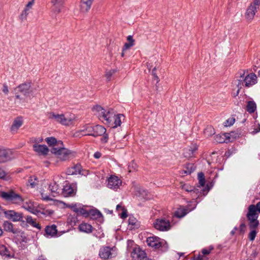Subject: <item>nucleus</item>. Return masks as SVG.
<instances>
[{"instance_id": "39448f33", "label": "nucleus", "mask_w": 260, "mask_h": 260, "mask_svg": "<svg viewBox=\"0 0 260 260\" xmlns=\"http://www.w3.org/2000/svg\"><path fill=\"white\" fill-rule=\"evenodd\" d=\"M51 152L61 160H66L69 159L72 154V152L70 150L63 147L62 142H59L58 147L55 146L52 148Z\"/></svg>"}, {"instance_id": "c9c22d12", "label": "nucleus", "mask_w": 260, "mask_h": 260, "mask_svg": "<svg viewBox=\"0 0 260 260\" xmlns=\"http://www.w3.org/2000/svg\"><path fill=\"white\" fill-rule=\"evenodd\" d=\"M181 187L182 189L187 192H196V189L193 186H190L188 184L181 183Z\"/></svg>"}, {"instance_id": "0eeeda50", "label": "nucleus", "mask_w": 260, "mask_h": 260, "mask_svg": "<svg viewBox=\"0 0 260 260\" xmlns=\"http://www.w3.org/2000/svg\"><path fill=\"white\" fill-rule=\"evenodd\" d=\"M260 0H254L246 9L245 13V18L246 21L250 23L254 19L257 10L259 9Z\"/></svg>"}, {"instance_id": "de8ad7c7", "label": "nucleus", "mask_w": 260, "mask_h": 260, "mask_svg": "<svg viewBox=\"0 0 260 260\" xmlns=\"http://www.w3.org/2000/svg\"><path fill=\"white\" fill-rule=\"evenodd\" d=\"M41 197L44 200L49 201L51 200V197L44 192H42L41 193Z\"/></svg>"}, {"instance_id": "c756f323", "label": "nucleus", "mask_w": 260, "mask_h": 260, "mask_svg": "<svg viewBox=\"0 0 260 260\" xmlns=\"http://www.w3.org/2000/svg\"><path fill=\"white\" fill-rule=\"evenodd\" d=\"M45 231L47 235L52 237L56 234L57 231L56 225L53 224L51 226H47L46 228Z\"/></svg>"}, {"instance_id": "e2e57ef3", "label": "nucleus", "mask_w": 260, "mask_h": 260, "mask_svg": "<svg viewBox=\"0 0 260 260\" xmlns=\"http://www.w3.org/2000/svg\"><path fill=\"white\" fill-rule=\"evenodd\" d=\"M156 70V68H154L153 70H152V76L154 77V75H156V73H155V71Z\"/></svg>"}, {"instance_id": "680f3d73", "label": "nucleus", "mask_w": 260, "mask_h": 260, "mask_svg": "<svg viewBox=\"0 0 260 260\" xmlns=\"http://www.w3.org/2000/svg\"><path fill=\"white\" fill-rule=\"evenodd\" d=\"M16 98L18 99L21 100L22 98L20 96V95L18 94V93H16Z\"/></svg>"}, {"instance_id": "c03bdc74", "label": "nucleus", "mask_w": 260, "mask_h": 260, "mask_svg": "<svg viewBox=\"0 0 260 260\" xmlns=\"http://www.w3.org/2000/svg\"><path fill=\"white\" fill-rule=\"evenodd\" d=\"M115 72L114 70H111L106 72L105 76L108 80L109 81L110 80L111 77L115 73Z\"/></svg>"}, {"instance_id": "5fc2aeb1", "label": "nucleus", "mask_w": 260, "mask_h": 260, "mask_svg": "<svg viewBox=\"0 0 260 260\" xmlns=\"http://www.w3.org/2000/svg\"><path fill=\"white\" fill-rule=\"evenodd\" d=\"M196 260H207V258L205 256L199 255L196 259Z\"/></svg>"}, {"instance_id": "a19ab883", "label": "nucleus", "mask_w": 260, "mask_h": 260, "mask_svg": "<svg viewBox=\"0 0 260 260\" xmlns=\"http://www.w3.org/2000/svg\"><path fill=\"white\" fill-rule=\"evenodd\" d=\"M89 215L94 218H100L102 216L101 212L98 210H92L90 212Z\"/></svg>"}, {"instance_id": "37998d69", "label": "nucleus", "mask_w": 260, "mask_h": 260, "mask_svg": "<svg viewBox=\"0 0 260 260\" xmlns=\"http://www.w3.org/2000/svg\"><path fill=\"white\" fill-rule=\"evenodd\" d=\"M235 118L233 117H231L226 120V122H225V126H230L232 125L235 123Z\"/></svg>"}, {"instance_id": "cd10ccee", "label": "nucleus", "mask_w": 260, "mask_h": 260, "mask_svg": "<svg viewBox=\"0 0 260 260\" xmlns=\"http://www.w3.org/2000/svg\"><path fill=\"white\" fill-rule=\"evenodd\" d=\"M0 254L6 257H11L13 256V253L3 245H0Z\"/></svg>"}, {"instance_id": "72a5a7b5", "label": "nucleus", "mask_w": 260, "mask_h": 260, "mask_svg": "<svg viewBox=\"0 0 260 260\" xmlns=\"http://www.w3.org/2000/svg\"><path fill=\"white\" fill-rule=\"evenodd\" d=\"M187 213L186 209L184 207L179 208L174 213V216L181 218L184 216Z\"/></svg>"}, {"instance_id": "aec40b11", "label": "nucleus", "mask_w": 260, "mask_h": 260, "mask_svg": "<svg viewBox=\"0 0 260 260\" xmlns=\"http://www.w3.org/2000/svg\"><path fill=\"white\" fill-rule=\"evenodd\" d=\"M135 195L140 199H147L148 197V191L140 186H135Z\"/></svg>"}, {"instance_id": "49530a36", "label": "nucleus", "mask_w": 260, "mask_h": 260, "mask_svg": "<svg viewBox=\"0 0 260 260\" xmlns=\"http://www.w3.org/2000/svg\"><path fill=\"white\" fill-rule=\"evenodd\" d=\"M216 141L218 143H223V142L227 143L226 138L224 139V138H222V137L221 136H216Z\"/></svg>"}, {"instance_id": "338daca9", "label": "nucleus", "mask_w": 260, "mask_h": 260, "mask_svg": "<svg viewBox=\"0 0 260 260\" xmlns=\"http://www.w3.org/2000/svg\"><path fill=\"white\" fill-rule=\"evenodd\" d=\"M121 56H122V57H123V56H124V51H122V53H121Z\"/></svg>"}, {"instance_id": "20e7f679", "label": "nucleus", "mask_w": 260, "mask_h": 260, "mask_svg": "<svg viewBox=\"0 0 260 260\" xmlns=\"http://www.w3.org/2000/svg\"><path fill=\"white\" fill-rule=\"evenodd\" d=\"M0 196L5 200L15 204L19 205L24 201L23 198L13 189L1 192Z\"/></svg>"}, {"instance_id": "2eb2a0df", "label": "nucleus", "mask_w": 260, "mask_h": 260, "mask_svg": "<svg viewBox=\"0 0 260 260\" xmlns=\"http://www.w3.org/2000/svg\"><path fill=\"white\" fill-rule=\"evenodd\" d=\"M16 89L18 90V92H19L25 96L29 95L32 92V88L29 83L22 84L18 86Z\"/></svg>"}, {"instance_id": "7c9ffc66", "label": "nucleus", "mask_w": 260, "mask_h": 260, "mask_svg": "<svg viewBox=\"0 0 260 260\" xmlns=\"http://www.w3.org/2000/svg\"><path fill=\"white\" fill-rule=\"evenodd\" d=\"M46 142L49 146H52V148L59 146V142L60 141H57L54 137L47 138L45 140Z\"/></svg>"}, {"instance_id": "dca6fc26", "label": "nucleus", "mask_w": 260, "mask_h": 260, "mask_svg": "<svg viewBox=\"0 0 260 260\" xmlns=\"http://www.w3.org/2000/svg\"><path fill=\"white\" fill-rule=\"evenodd\" d=\"M14 158L12 151L9 149H0V162H4Z\"/></svg>"}, {"instance_id": "9d476101", "label": "nucleus", "mask_w": 260, "mask_h": 260, "mask_svg": "<svg viewBox=\"0 0 260 260\" xmlns=\"http://www.w3.org/2000/svg\"><path fill=\"white\" fill-rule=\"evenodd\" d=\"M7 218L11 220L14 222L21 221L22 224H25V221L22 220L23 214L21 212H17L14 210H8L4 212Z\"/></svg>"}, {"instance_id": "4be33fe9", "label": "nucleus", "mask_w": 260, "mask_h": 260, "mask_svg": "<svg viewBox=\"0 0 260 260\" xmlns=\"http://www.w3.org/2000/svg\"><path fill=\"white\" fill-rule=\"evenodd\" d=\"M23 121L22 118L21 117H18L14 119L13 122L11 127V131L13 133H16L18 129L23 124Z\"/></svg>"}, {"instance_id": "09e8293b", "label": "nucleus", "mask_w": 260, "mask_h": 260, "mask_svg": "<svg viewBox=\"0 0 260 260\" xmlns=\"http://www.w3.org/2000/svg\"><path fill=\"white\" fill-rule=\"evenodd\" d=\"M134 45L131 43H126L123 47V51L129 49L131 47L133 46Z\"/></svg>"}, {"instance_id": "e433bc0d", "label": "nucleus", "mask_w": 260, "mask_h": 260, "mask_svg": "<svg viewBox=\"0 0 260 260\" xmlns=\"http://www.w3.org/2000/svg\"><path fill=\"white\" fill-rule=\"evenodd\" d=\"M215 134L214 128L212 126H208L204 130V134L206 137H210Z\"/></svg>"}, {"instance_id": "bf43d9fd", "label": "nucleus", "mask_w": 260, "mask_h": 260, "mask_svg": "<svg viewBox=\"0 0 260 260\" xmlns=\"http://www.w3.org/2000/svg\"><path fill=\"white\" fill-rule=\"evenodd\" d=\"M153 79L154 80L156 81V83H158L159 81V78L156 75H154V76L153 77Z\"/></svg>"}, {"instance_id": "052dcab7", "label": "nucleus", "mask_w": 260, "mask_h": 260, "mask_svg": "<svg viewBox=\"0 0 260 260\" xmlns=\"http://www.w3.org/2000/svg\"><path fill=\"white\" fill-rule=\"evenodd\" d=\"M122 208H123L122 207V206L120 205H117L116 206V209L117 210H119L120 209L122 210Z\"/></svg>"}, {"instance_id": "8fccbe9b", "label": "nucleus", "mask_w": 260, "mask_h": 260, "mask_svg": "<svg viewBox=\"0 0 260 260\" xmlns=\"http://www.w3.org/2000/svg\"><path fill=\"white\" fill-rule=\"evenodd\" d=\"M2 91L6 95H7L9 93L8 87L6 84H3Z\"/></svg>"}, {"instance_id": "ea45409f", "label": "nucleus", "mask_w": 260, "mask_h": 260, "mask_svg": "<svg viewBox=\"0 0 260 260\" xmlns=\"http://www.w3.org/2000/svg\"><path fill=\"white\" fill-rule=\"evenodd\" d=\"M199 182L201 186H203L205 185V182L204 179V175L203 173L198 174Z\"/></svg>"}, {"instance_id": "423d86ee", "label": "nucleus", "mask_w": 260, "mask_h": 260, "mask_svg": "<svg viewBox=\"0 0 260 260\" xmlns=\"http://www.w3.org/2000/svg\"><path fill=\"white\" fill-rule=\"evenodd\" d=\"M246 216L249 221L250 228L255 229L256 228L258 224V221L257 220L258 214L255 205H251L249 206Z\"/></svg>"}, {"instance_id": "6ab92c4d", "label": "nucleus", "mask_w": 260, "mask_h": 260, "mask_svg": "<svg viewBox=\"0 0 260 260\" xmlns=\"http://www.w3.org/2000/svg\"><path fill=\"white\" fill-rule=\"evenodd\" d=\"M257 82V77L254 73L247 75L244 79L245 86L249 87L254 85Z\"/></svg>"}, {"instance_id": "4c0bfd02", "label": "nucleus", "mask_w": 260, "mask_h": 260, "mask_svg": "<svg viewBox=\"0 0 260 260\" xmlns=\"http://www.w3.org/2000/svg\"><path fill=\"white\" fill-rule=\"evenodd\" d=\"M235 135L234 132H231L230 133H225L222 136L226 138V142L228 143L234 140Z\"/></svg>"}, {"instance_id": "6e6552de", "label": "nucleus", "mask_w": 260, "mask_h": 260, "mask_svg": "<svg viewBox=\"0 0 260 260\" xmlns=\"http://www.w3.org/2000/svg\"><path fill=\"white\" fill-rule=\"evenodd\" d=\"M153 226L155 229L160 231H167L171 228L170 221L162 218L156 219L153 222Z\"/></svg>"}, {"instance_id": "69168bd1", "label": "nucleus", "mask_w": 260, "mask_h": 260, "mask_svg": "<svg viewBox=\"0 0 260 260\" xmlns=\"http://www.w3.org/2000/svg\"><path fill=\"white\" fill-rule=\"evenodd\" d=\"M3 233V230L1 229V228L0 227V237L2 236Z\"/></svg>"}, {"instance_id": "412c9836", "label": "nucleus", "mask_w": 260, "mask_h": 260, "mask_svg": "<svg viewBox=\"0 0 260 260\" xmlns=\"http://www.w3.org/2000/svg\"><path fill=\"white\" fill-rule=\"evenodd\" d=\"M75 189L71 185H66L61 190V194L64 197L73 196L75 194Z\"/></svg>"}, {"instance_id": "7ed1b4c3", "label": "nucleus", "mask_w": 260, "mask_h": 260, "mask_svg": "<svg viewBox=\"0 0 260 260\" xmlns=\"http://www.w3.org/2000/svg\"><path fill=\"white\" fill-rule=\"evenodd\" d=\"M48 115L49 119H53L56 122L66 126L73 124L76 119L75 116L71 113L59 114L51 112L48 113Z\"/></svg>"}, {"instance_id": "2f4dec72", "label": "nucleus", "mask_w": 260, "mask_h": 260, "mask_svg": "<svg viewBox=\"0 0 260 260\" xmlns=\"http://www.w3.org/2000/svg\"><path fill=\"white\" fill-rule=\"evenodd\" d=\"M256 109V105L254 101H248L247 102L246 110L247 111L250 113H254Z\"/></svg>"}, {"instance_id": "3c124183", "label": "nucleus", "mask_w": 260, "mask_h": 260, "mask_svg": "<svg viewBox=\"0 0 260 260\" xmlns=\"http://www.w3.org/2000/svg\"><path fill=\"white\" fill-rule=\"evenodd\" d=\"M6 172L2 168H0V178L3 179L6 176Z\"/></svg>"}, {"instance_id": "f257e3e1", "label": "nucleus", "mask_w": 260, "mask_h": 260, "mask_svg": "<svg viewBox=\"0 0 260 260\" xmlns=\"http://www.w3.org/2000/svg\"><path fill=\"white\" fill-rule=\"evenodd\" d=\"M93 110L103 123L113 128L120 126L124 118L122 114L116 115L113 109L106 110L99 105L93 107Z\"/></svg>"}, {"instance_id": "1a4fd4ad", "label": "nucleus", "mask_w": 260, "mask_h": 260, "mask_svg": "<svg viewBox=\"0 0 260 260\" xmlns=\"http://www.w3.org/2000/svg\"><path fill=\"white\" fill-rule=\"evenodd\" d=\"M116 255L117 252L114 247H103L99 251L100 256L105 259L115 257Z\"/></svg>"}, {"instance_id": "ddd939ff", "label": "nucleus", "mask_w": 260, "mask_h": 260, "mask_svg": "<svg viewBox=\"0 0 260 260\" xmlns=\"http://www.w3.org/2000/svg\"><path fill=\"white\" fill-rule=\"evenodd\" d=\"M34 4L35 0H31L25 5L19 16V18L21 21H25L27 19L28 14L31 12L32 9Z\"/></svg>"}, {"instance_id": "f3484780", "label": "nucleus", "mask_w": 260, "mask_h": 260, "mask_svg": "<svg viewBox=\"0 0 260 260\" xmlns=\"http://www.w3.org/2000/svg\"><path fill=\"white\" fill-rule=\"evenodd\" d=\"M64 0H51L52 5V12L55 14L61 12L63 7Z\"/></svg>"}, {"instance_id": "0e129e2a", "label": "nucleus", "mask_w": 260, "mask_h": 260, "mask_svg": "<svg viewBox=\"0 0 260 260\" xmlns=\"http://www.w3.org/2000/svg\"><path fill=\"white\" fill-rule=\"evenodd\" d=\"M147 68L149 69V70H150L151 66H150V63H147Z\"/></svg>"}, {"instance_id": "58836bf2", "label": "nucleus", "mask_w": 260, "mask_h": 260, "mask_svg": "<svg viewBox=\"0 0 260 260\" xmlns=\"http://www.w3.org/2000/svg\"><path fill=\"white\" fill-rule=\"evenodd\" d=\"M38 180L37 177L33 176L29 177L28 183L31 187H35L38 184Z\"/></svg>"}, {"instance_id": "a18cd8bd", "label": "nucleus", "mask_w": 260, "mask_h": 260, "mask_svg": "<svg viewBox=\"0 0 260 260\" xmlns=\"http://www.w3.org/2000/svg\"><path fill=\"white\" fill-rule=\"evenodd\" d=\"M213 249V246H210L208 249H203L202 250V253L203 255H207L209 254L212 250Z\"/></svg>"}, {"instance_id": "f8f14e48", "label": "nucleus", "mask_w": 260, "mask_h": 260, "mask_svg": "<svg viewBox=\"0 0 260 260\" xmlns=\"http://www.w3.org/2000/svg\"><path fill=\"white\" fill-rule=\"evenodd\" d=\"M121 184L122 181L117 176L112 175L108 179L107 186L111 189L117 190Z\"/></svg>"}, {"instance_id": "6e6d98bb", "label": "nucleus", "mask_w": 260, "mask_h": 260, "mask_svg": "<svg viewBox=\"0 0 260 260\" xmlns=\"http://www.w3.org/2000/svg\"><path fill=\"white\" fill-rule=\"evenodd\" d=\"M260 132V125L258 124V127L257 128H255L254 130L252 132V134H254L258 132Z\"/></svg>"}, {"instance_id": "4468645a", "label": "nucleus", "mask_w": 260, "mask_h": 260, "mask_svg": "<svg viewBox=\"0 0 260 260\" xmlns=\"http://www.w3.org/2000/svg\"><path fill=\"white\" fill-rule=\"evenodd\" d=\"M23 208L27 210L30 213L37 214L39 211L37 209L38 205L36 203H35L30 200H26L23 201Z\"/></svg>"}, {"instance_id": "f03ea898", "label": "nucleus", "mask_w": 260, "mask_h": 260, "mask_svg": "<svg viewBox=\"0 0 260 260\" xmlns=\"http://www.w3.org/2000/svg\"><path fill=\"white\" fill-rule=\"evenodd\" d=\"M106 128L102 125L94 126L90 124L84 125L80 130L77 131L74 135L76 137H81L82 136H91L96 137L105 134Z\"/></svg>"}, {"instance_id": "f704fd0d", "label": "nucleus", "mask_w": 260, "mask_h": 260, "mask_svg": "<svg viewBox=\"0 0 260 260\" xmlns=\"http://www.w3.org/2000/svg\"><path fill=\"white\" fill-rule=\"evenodd\" d=\"M26 221L27 223L29 224L31 226L38 228L40 229V226L39 224L37 223L35 219H32V218L30 216H27L26 217Z\"/></svg>"}, {"instance_id": "9b49d317", "label": "nucleus", "mask_w": 260, "mask_h": 260, "mask_svg": "<svg viewBox=\"0 0 260 260\" xmlns=\"http://www.w3.org/2000/svg\"><path fill=\"white\" fill-rule=\"evenodd\" d=\"M146 242L149 246L156 249L162 246L164 241L157 237L152 236L147 238Z\"/></svg>"}, {"instance_id": "603ef678", "label": "nucleus", "mask_w": 260, "mask_h": 260, "mask_svg": "<svg viewBox=\"0 0 260 260\" xmlns=\"http://www.w3.org/2000/svg\"><path fill=\"white\" fill-rule=\"evenodd\" d=\"M122 212L121 214V217L122 218H125L127 217L126 211L124 208H122Z\"/></svg>"}, {"instance_id": "79ce46f5", "label": "nucleus", "mask_w": 260, "mask_h": 260, "mask_svg": "<svg viewBox=\"0 0 260 260\" xmlns=\"http://www.w3.org/2000/svg\"><path fill=\"white\" fill-rule=\"evenodd\" d=\"M252 229V230L248 235V238L250 241H253L256 235V232L254 229Z\"/></svg>"}, {"instance_id": "a878e982", "label": "nucleus", "mask_w": 260, "mask_h": 260, "mask_svg": "<svg viewBox=\"0 0 260 260\" xmlns=\"http://www.w3.org/2000/svg\"><path fill=\"white\" fill-rule=\"evenodd\" d=\"M33 148L36 152L43 155L47 154L49 151V149L46 145L35 144Z\"/></svg>"}, {"instance_id": "b1692460", "label": "nucleus", "mask_w": 260, "mask_h": 260, "mask_svg": "<svg viewBox=\"0 0 260 260\" xmlns=\"http://www.w3.org/2000/svg\"><path fill=\"white\" fill-rule=\"evenodd\" d=\"M52 197H56L57 195L61 193L62 189L60 188L56 182L52 183L49 187Z\"/></svg>"}, {"instance_id": "c85d7f7f", "label": "nucleus", "mask_w": 260, "mask_h": 260, "mask_svg": "<svg viewBox=\"0 0 260 260\" xmlns=\"http://www.w3.org/2000/svg\"><path fill=\"white\" fill-rule=\"evenodd\" d=\"M68 207L71 208L73 211L77 213L78 214H80L82 215H85L87 214L86 211L84 209L78 207L76 204L69 205Z\"/></svg>"}, {"instance_id": "774afa93", "label": "nucleus", "mask_w": 260, "mask_h": 260, "mask_svg": "<svg viewBox=\"0 0 260 260\" xmlns=\"http://www.w3.org/2000/svg\"><path fill=\"white\" fill-rule=\"evenodd\" d=\"M106 136H107V135H105V136H104V138H105V139H106L107 138V137H106Z\"/></svg>"}, {"instance_id": "393cba45", "label": "nucleus", "mask_w": 260, "mask_h": 260, "mask_svg": "<svg viewBox=\"0 0 260 260\" xmlns=\"http://www.w3.org/2000/svg\"><path fill=\"white\" fill-rule=\"evenodd\" d=\"M68 175H75V174H80L85 175L82 172V167L80 165H76L75 166L69 168L67 171Z\"/></svg>"}, {"instance_id": "5701e85b", "label": "nucleus", "mask_w": 260, "mask_h": 260, "mask_svg": "<svg viewBox=\"0 0 260 260\" xmlns=\"http://www.w3.org/2000/svg\"><path fill=\"white\" fill-rule=\"evenodd\" d=\"M93 0H81L80 9L82 13H86L90 9Z\"/></svg>"}, {"instance_id": "13d9d810", "label": "nucleus", "mask_w": 260, "mask_h": 260, "mask_svg": "<svg viewBox=\"0 0 260 260\" xmlns=\"http://www.w3.org/2000/svg\"><path fill=\"white\" fill-rule=\"evenodd\" d=\"M255 207L256 209V212L258 211L259 213H260V202L257 203Z\"/></svg>"}, {"instance_id": "a211bd4d", "label": "nucleus", "mask_w": 260, "mask_h": 260, "mask_svg": "<svg viewBox=\"0 0 260 260\" xmlns=\"http://www.w3.org/2000/svg\"><path fill=\"white\" fill-rule=\"evenodd\" d=\"M132 256L133 258H137L140 260H151L147 258L145 251L140 248H135L132 253Z\"/></svg>"}, {"instance_id": "bb28decb", "label": "nucleus", "mask_w": 260, "mask_h": 260, "mask_svg": "<svg viewBox=\"0 0 260 260\" xmlns=\"http://www.w3.org/2000/svg\"><path fill=\"white\" fill-rule=\"evenodd\" d=\"M78 229L80 232H84L87 234L91 233L93 229V228L90 224L85 222H83L81 223L79 225Z\"/></svg>"}, {"instance_id": "864d4df0", "label": "nucleus", "mask_w": 260, "mask_h": 260, "mask_svg": "<svg viewBox=\"0 0 260 260\" xmlns=\"http://www.w3.org/2000/svg\"><path fill=\"white\" fill-rule=\"evenodd\" d=\"M127 40L128 41V43H132L134 45L135 40L133 39V37L132 36H128L127 37Z\"/></svg>"}, {"instance_id": "4d7b16f0", "label": "nucleus", "mask_w": 260, "mask_h": 260, "mask_svg": "<svg viewBox=\"0 0 260 260\" xmlns=\"http://www.w3.org/2000/svg\"><path fill=\"white\" fill-rule=\"evenodd\" d=\"M101 156V153L99 152H96L94 154V157L96 158H99Z\"/></svg>"}, {"instance_id": "473e14b6", "label": "nucleus", "mask_w": 260, "mask_h": 260, "mask_svg": "<svg viewBox=\"0 0 260 260\" xmlns=\"http://www.w3.org/2000/svg\"><path fill=\"white\" fill-rule=\"evenodd\" d=\"M4 230L6 231L12 232L13 233H16V231L13 229V224L8 221H5L3 224Z\"/></svg>"}]
</instances>
